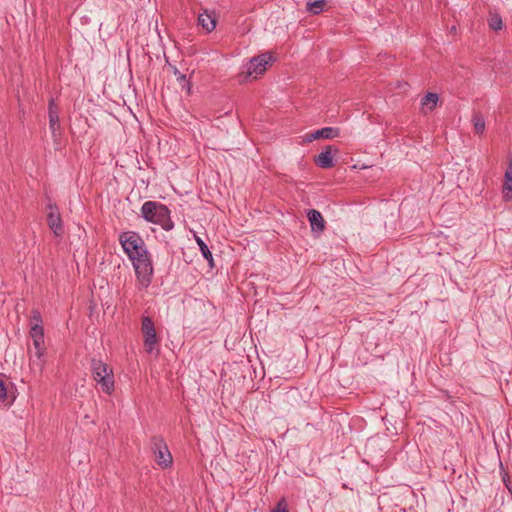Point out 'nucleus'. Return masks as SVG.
I'll return each mask as SVG.
<instances>
[{
	"mask_svg": "<svg viewBox=\"0 0 512 512\" xmlns=\"http://www.w3.org/2000/svg\"><path fill=\"white\" fill-rule=\"evenodd\" d=\"M140 211L141 216L147 222L159 225L165 231H170L174 228L171 211L165 204L149 200L142 204Z\"/></svg>",
	"mask_w": 512,
	"mask_h": 512,
	"instance_id": "f257e3e1",
	"label": "nucleus"
},
{
	"mask_svg": "<svg viewBox=\"0 0 512 512\" xmlns=\"http://www.w3.org/2000/svg\"><path fill=\"white\" fill-rule=\"evenodd\" d=\"M90 369L93 380L100 386V389L111 395L114 391L115 380L112 367L100 359L92 358Z\"/></svg>",
	"mask_w": 512,
	"mask_h": 512,
	"instance_id": "f03ea898",
	"label": "nucleus"
},
{
	"mask_svg": "<svg viewBox=\"0 0 512 512\" xmlns=\"http://www.w3.org/2000/svg\"><path fill=\"white\" fill-rule=\"evenodd\" d=\"M118 240L123 248V251L131 261H134L137 258L146 257V254L149 253L146 249L144 240L137 232H122L119 235Z\"/></svg>",
	"mask_w": 512,
	"mask_h": 512,
	"instance_id": "7ed1b4c3",
	"label": "nucleus"
},
{
	"mask_svg": "<svg viewBox=\"0 0 512 512\" xmlns=\"http://www.w3.org/2000/svg\"><path fill=\"white\" fill-rule=\"evenodd\" d=\"M274 61L275 57L271 52L262 53L253 57L247 65V70L239 74V82L242 83L246 81L252 75H254V79H256L259 75L264 74Z\"/></svg>",
	"mask_w": 512,
	"mask_h": 512,
	"instance_id": "20e7f679",
	"label": "nucleus"
},
{
	"mask_svg": "<svg viewBox=\"0 0 512 512\" xmlns=\"http://www.w3.org/2000/svg\"><path fill=\"white\" fill-rule=\"evenodd\" d=\"M136 277L141 289H146L152 282L153 266L150 253L146 257L137 258L132 261Z\"/></svg>",
	"mask_w": 512,
	"mask_h": 512,
	"instance_id": "39448f33",
	"label": "nucleus"
},
{
	"mask_svg": "<svg viewBox=\"0 0 512 512\" xmlns=\"http://www.w3.org/2000/svg\"><path fill=\"white\" fill-rule=\"evenodd\" d=\"M30 336L33 339V344L36 349V360H32L30 363L31 369H38L42 371L44 360L45 347H44V328L42 324H33L30 329Z\"/></svg>",
	"mask_w": 512,
	"mask_h": 512,
	"instance_id": "423d86ee",
	"label": "nucleus"
},
{
	"mask_svg": "<svg viewBox=\"0 0 512 512\" xmlns=\"http://www.w3.org/2000/svg\"><path fill=\"white\" fill-rule=\"evenodd\" d=\"M141 332L143 334L144 350L147 353L158 351L159 337L155 329L154 322L150 316L142 315Z\"/></svg>",
	"mask_w": 512,
	"mask_h": 512,
	"instance_id": "0eeeda50",
	"label": "nucleus"
},
{
	"mask_svg": "<svg viewBox=\"0 0 512 512\" xmlns=\"http://www.w3.org/2000/svg\"><path fill=\"white\" fill-rule=\"evenodd\" d=\"M151 445L158 465L162 468L171 466L173 459L165 440L162 437L154 436L151 438Z\"/></svg>",
	"mask_w": 512,
	"mask_h": 512,
	"instance_id": "6e6552de",
	"label": "nucleus"
},
{
	"mask_svg": "<svg viewBox=\"0 0 512 512\" xmlns=\"http://www.w3.org/2000/svg\"><path fill=\"white\" fill-rule=\"evenodd\" d=\"M47 210V224L49 228L56 236H61L64 233V227L57 205L55 203H49Z\"/></svg>",
	"mask_w": 512,
	"mask_h": 512,
	"instance_id": "1a4fd4ad",
	"label": "nucleus"
},
{
	"mask_svg": "<svg viewBox=\"0 0 512 512\" xmlns=\"http://www.w3.org/2000/svg\"><path fill=\"white\" fill-rule=\"evenodd\" d=\"M332 151L338 153L339 150L331 145H327L324 151L314 157L315 164L322 169L332 168L334 166Z\"/></svg>",
	"mask_w": 512,
	"mask_h": 512,
	"instance_id": "9d476101",
	"label": "nucleus"
},
{
	"mask_svg": "<svg viewBox=\"0 0 512 512\" xmlns=\"http://www.w3.org/2000/svg\"><path fill=\"white\" fill-rule=\"evenodd\" d=\"M339 135H340L339 128L324 127V128L318 129L314 132L307 133L305 135V141L312 142V141L318 140V139H333L335 137H338Z\"/></svg>",
	"mask_w": 512,
	"mask_h": 512,
	"instance_id": "9b49d317",
	"label": "nucleus"
},
{
	"mask_svg": "<svg viewBox=\"0 0 512 512\" xmlns=\"http://www.w3.org/2000/svg\"><path fill=\"white\" fill-rule=\"evenodd\" d=\"M307 218L313 233L320 235L325 230V220L318 210L309 209L307 211Z\"/></svg>",
	"mask_w": 512,
	"mask_h": 512,
	"instance_id": "f8f14e48",
	"label": "nucleus"
},
{
	"mask_svg": "<svg viewBox=\"0 0 512 512\" xmlns=\"http://www.w3.org/2000/svg\"><path fill=\"white\" fill-rule=\"evenodd\" d=\"M49 114V127L52 133V137L56 140L58 136H60V121L58 108L54 103V100H50L48 107Z\"/></svg>",
	"mask_w": 512,
	"mask_h": 512,
	"instance_id": "ddd939ff",
	"label": "nucleus"
},
{
	"mask_svg": "<svg viewBox=\"0 0 512 512\" xmlns=\"http://www.w3.org/2000/svg\"><path fill=\"white\" fill-rule=\"evenodd\" d=\"M216 23L217 20L214 12H209L208 10H205L198 16V24L208 33L212 32L215 29Z\"/></svg>",
	"mask_w": 512,
	"mask_h": 512,
	"instance_id": "4468645a",
	"label": "nucleus"
},
{
	"mask_svg": "<svg viewBox=\"0 0 512 512\" xmlns=\"http://www.w3.org/2000/svg\"><path fill=\"white\" fill-rule=\"evenodd\" d=\"M503 197L507 200L512 199V159L509 161L508 168L504 175Z\"/></svg>",
	"mask_w": 512,
	"mask_h": 512,
	"instance_id": "2eb2a0df",
	"label": "nucleus"
},
{
	"mask_svg": "<svg viewBox=\"0 0 512 512\" xmlns=\"http://www.w3.org/2000/svg\"><path fill=\"white\" fill-rule=\"evenodd\" d=\"M169 67H170L171 72L176 77V80H177L179 86L182 89H186L187 92L189 93L191 90V83H190L189 79L186 77V75L182 74L175 65L170 64Z\"/></svg>",
	"mask_w": 512,
	"mask_h": 512,
	"instance_id": "dca6fc26",
	"label": "nucleus"
},
{
	"mask_svg": "<svg viewBox=\"0 0 512 512\" xmlns=\"http://www.w3.org/2000/svg\"><path fill=\"white\" fill-rule=\"evenodd\" d=\"M196 242L200 248V251L203 255V257L207 260L209 266L211 268H213L215 265H214V259H213V256H212V253L211 251L209 250L208 246L206 245V243L199 237H196Z\"/></svg>",
	"mask_w": 512,
	"mask_h": 512,
	"instance_id": "f3484780",
	"label": "nucleus"
},
{
	"mask_svg": "<svg viewBox=\"0 0 512 512\" xmlns=\"http://www.w3.org/2000/svg\"><path fill=\"white\" fill-rule=\"evenodd\" d=\"M325 0L308 1L306 10L313 15H318L323 11Z\"/></svg>",
	"mask_w": 512,
	"mask_h": 512,
	"instance_id": "a211bd4d",
	"label": "nucleus"
},
{
	"mask_svg": "<svg viewBox=\"0 0 512 512\" xmlns=\"http://www.w3.org/2000/svg\"><path fill=\"white\" fill-rule=\"evenodd\" d=\"M474 131L476 134H482L485 130V120L482 114L476 113L472 118Z\"/></svg>",
	"mask_w": 512,
	"mask_h": 512,
	"instance_id": "6ab92c4d",
	"label": "nucleus"
},
{
	"mask_svg": "<svg viewBox=\"0 0 512 512\" xmlns=\"http://www.w3.org/2000/svg\"><path fill=\"white\" fill-rule=\"evenodd\" d=\"M489 28L493 31H500L503 28V21L499 14H490L488 19Z\"/></svg>",
	"mask_w": 512,
	"mask_h": 512,
	"instance_id": "aec40b11",
	"label": "nucleus"
},
{
	"mask_svg": "<svg viewBox=\"0 0 512 512\" xmlns=\"http://www.w3.org/2000/svg\"><path fill=\"white\" fill-rule=\"evenodd\" d=\"M439 100V96L436 93L429 92L422 98V105L427 106L431 104L429 110L432 111Z\"/></svg>",
	"mask_w": 512,
	"mask_h": 512,
	"instance_id": "412c9836",
	"label": "nucleus"
},
{
	"mask_svg": "<svg viewBox=\"0 0 512 512\" xmlns=\"http://www.w3.org/2000/svg\"><path fill=\"white\" fill-rule=\"evenodd\" d=\"M5 375L0 373V401L4 402L7 399V387L4 381Z\"/></svg>",
	"mask_w": 512,
	"mask_h": 512,
	"instance_id": "4be33fe9",
	"label": "nucleus"
},
{
	"mask_svg": "<svg viewBox=\"0 0 512 512\" xmlns=\"http://www.w3.org/2000/svg\"><path fill=\"white\" fill-rule=\"evenodd\" d=\"M272 512H289L288 509H287V504H286L285 499H281L277 503L276 509H274Z\"/></svg>",
	"mask_w": 512,
	"mask_h": 512,
	"instance_id": "5701e85b",
	"label": "nucleus"
},
{
	"mask_svg": "<svg viewBox=\"0 0 512 512\" xmlns=\"http://www.w3.org/2000/svg\"><path fill=\"white\" fill-rule=\"evenodd\" d=\"M502 480H503V483L505 484V486L507 487V489L512 493V486H511V481H510V475H509L508 472H504L503 473Z\"/></svg>",
	"mask_w": 512,
	"mask_h": 512,
	"instance_id": "b1692460",
	"label": "nucleus"
},
{
	"mask_svg": "<svg viewBox=\"0 0 512 512\" xmlns=\"http://www.w3.org/2000/svg\"><path fill=\"white\" fill-rule=\"evenodd\" d=\"M32 320L34 321V324H42V316L41 313L38 310L32 311Z\"/></svg>",
	"mask_w": 512,
	"mask_h": 512,
	"instance_id": "393cba45",
	"label": "nucleus"
}]
</instances>
